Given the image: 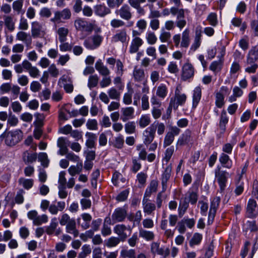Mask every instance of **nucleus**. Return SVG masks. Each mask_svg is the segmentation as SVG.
Here are the masks:
<instances>
[{
  "instance_id": "4468645a",
  "label": "nucleus",
  "mask_w": 258,
  "mask_h": 258,
  "mask_svg": "<svg viewBox=\"0 0 258 258\" xmlns=\"http://www.w3.org/2000/svg\"><path fill=\"white\" fill-rule=\"evenodd\" d=\"M143 143L146 145L150 144L154 139L155 133L153 126H150L143 132Z\"/></svg>"
},
{
  "instance_id": "6e6d98bb",
  "label": "nucleus",
  "mask_w": 258,
  "mask_h": 258,
  "mask_svg": "<svg viewBox=\"0 0 258 258\" xmlns=\"http://www.w3.org/2000/svg\"><path fill=\"white\" fill-rule=\"evenodd\" d=\"M99 78L97 75H91L89 77L88 86L90 89L96 87L98 83Z\"/></svg>"
},
{
  "instance_id": "e2e57ef3",
  "label": "nucleus",
  "mask_w": 258,
  "mask_h": 258,
  "mask_svg": "<svg viewBox=\"0 0 258 258\" xmlns=\"http://www.w3.org/2000/svg\"><path fill=\"white\" fill-rule=\"evenodd\" d=\"M146 39L147 42L150 45H153L155 44L157 41V38L155 34L153 32L149 31L147 34Z\"/></svg>"
},
{
  "instance_id": "aec40b11",
  "label": "nucleus",
  "mask_w": 258,
  "mask_h": 258,
  "mask_svg": "<svg viewBox=\"0 0 258 258\" xmlns=\"http://www.w3.org/2000/svg\"><path fill=\"white\" fill-rule=\"evenodd\" d=\"M119 16L123 19L129 20L132 17L131 9L127 5H124L119 10L116 11Z\"/></svg>"
},
{
  "instance_id": "0eeeda50",
  "label": "nucleus",
  "mask_w": 258,
  "mask_h": 258,
  "mask_svg": "<svg viewBox=\"0 0 258 258\" xmlns=\"http://www.w3.org/2000/svg\"><path fill=\"white\" fill-rule=\"evenodd\" d=\"M74 25L78 31L91 32L93 30L92 25L81 18L76 19L74 22Z\"/></svg>"
},
{
  "instance_id": "7ed1b4c3",
  "label": "nucleus",
  "mask_w": 258,
  "mask_h": 258,
  "mask_svg": "<svg viewBox=\"0 0 258 258\" xmlns=\"http://www.w3.org/2000/svg\"><path fill=\"white\" fill-rule=\"evenodd\" d=\"M215 172L216 178L220 187L219 192L222 194L226 187V183L227 180L228 173L225 171L221 170L220 167H218L215 170Z\"/></svg>"
},
{
  "instance_id": "4d7b16f0",
  "label": "nucleus",
  "mask_w": 258,
  "mask_h": 258,
  "mask_svg": "<svg viewBox=\"0 0 258 258\" xmlns=\"http://www.w3.org/2000/svg\"><path fill=\"white\" fill-rule=\"evenodd\" d=\"M174 152V147L173 146H170L167 148L165 152V156L163 160L168 163L171 159L173 153Z\"/></svg>"
},
{
  "instance_id": "09e8293b",
  "label": "nucleus",
  "mask_w": 258,
  "mask_h": 258,
  "mask_svg": "<svg viewBox=\"0 0 258 258\" xmlns=\"http://www.w3.org/2000/svg\"><path fill=\"white\" fill-rule=\"evenodd\" d=\"M109 97L111 99L119 100L120 96V93L115 88L112 87L107 91Z\"/></svg>"
},
{
  "instance_id": "a878e982",
  "label": "nucleus",
  "mask_w": 258,
  "mask_h": 258,
  "mask_svg": "<svg viewBox=\"0 0 258 258\" xmlns=\"http://www.w3.org/2000/svg\"><path fill=\"white\" fill-rule=\"evenodd\" d=\"M66 230L67 233L72 234L75 237H77L79 232L76 228V223L75 219L66 225Z\"/></svg>"
},
{
  "instance_id": "6e6552de",
  "label": "nucleus",
  "mask_w": 258,
  "mask_h": 258,
  "mask_svg": "<svg viewBox=\"0 0 258 258\" xmlns=\"http://www.w3.org/2000/svg\"><path fill=\"white\" fill-rule=\"evenodd\" d=\"M129 39L127 34L126 30L125 29L118 31L111 39L112 43H115L120 42L122 44L126 43Z\"/></svg>"
},
{
  "instance_id": "5fc2aeb1",
  "label": "nucleus",
  "mask_w": 258,
  "mask_h": 258,
  "mask_svg": "<svg viewBox=\"0 0 258 258\" xmlns=\"http://www.w3.org/2000/svg\"><path fill=\"white\" fill-rule=\"evenodd\" d=\"M82 164L80 166L72 165L68 169L69 173L72 176L79 174L82 170Z\"/></svg>"
},
{
  "instance_id": "c756f323",
  "label": "nucleus",
  "mask_w": 258,
  "mask_h": 258,
  "mask_svg": "<svg viewBox=\"0 0 258 258\" xmlns=\"http://www.w3.org/2000/svg\"><path fill=\"white\" fill-rule=\"evenodd\" d=\"M202 96V89L199 86L196 87L193 91L192 105L196 107L199 103Z\"/></svg>"
},
{
  "instance_id": "13d9d810",
  "label": "nucleus",
  "mask_w": 258,
  "mask_h": 258,
  "mask_svg": "<svg viewBox=\"0 0 258 258\" xmlns=\"http://www.w3.org/2000/svg\"><path fill=\"white\" fill-rule=\"evenodd\" d=\"M38 160L41 162L44 167H47L49 164V160L46 153H40L38 155Z\"/></svg>"
},
{
  "instance_id": "3c124183",
  "label": "nucleus",
  "mask_w": 258,
  "mask_h": 258,
  "mask_svg": "<svg viewBox=\"0 0 258 258\" xmlns=\"http://www.w3.org/2000/svg\"><path fill=\"white\" fill-rule=\"evenodd\" d=\"M91 252L89 245L85 244L82 247V251L79 253L78 258H85Z\"/></svg>"
},
{
  "instance_id": "423d86ee",
  "label": "nucleus",
  "mask_w": 258,
  "mask_h": 258,
  "mask_svg": "<svg viewBox=\"0 0 258 258\" xmlns=\"http://www.w3.org/2000/svg\"><path fill=\"white\" fill-rule=\"evenodd\" d=\"M103 38L99 35H95L85 40L84 46L88 49H94L101 43Z\"/></svg>"
},
{
  "instance_id": "ddd939ff",
  "label": "nucleus",
  "mask_w": 258,
  "mask_h": 258,
  "mask_svg": "<svg viewBox=\"0 0 258 258\" xmlns=\"http://www.w3.org/2000/svg\"><path fill=\"white\" fill-rule=\"evenodd\" d=\"M126 215L127 212L124 208H116L112 215V220L114 223L122 222L126 217Z\"/></svg>"
},
{
  "instance_id": "cd10ccee",
  "label": "nucleus",
  "mask_w": 258,
  "mask_h": 258,
  "mask_svg": "<svg viewBox=\"0 0 258 258\" xmlns=\"http://www.w3.org/2000/svg\"><path fill=\"white\" fill-rule=\"evenodd\" d=\"M18 182L20 186L27 190L31 188L34 184V180L33 179H28L24 177L20 178Z\"/></svg>"
},
{
  "instance_id": "603ef678",
  "label": "nucleus",
  "mask_w": 258,
  "mask_h": 258,
  "mask_svg": "<svg viewBox=\"0 0 258 258\" xmlns=\"http://www.w3.org/2000/svg\"><path fill=\"white\" fill-rule=\"evenodd\" d=\"M125 132L128 134H134L136 131V124L134 121H129L124 125Z\"/></svg>"
},
{
  "instance_id": "9b49d317",
  "label": "nucleus",
  "mask_w": 258,
  "mask_h": 258,
  "mask_svg": "<svg viewBox=\"0 0 258 258\" xmlns=\"http://www.w3.org/2000/svg\"><path fill=\"white\" fill-rule=\"evenodd\" d=\"M71 12L68 8H66L61 11H56L54 12V17L50 19L52 22H59L61 19L68 20L71 18Z\"/></svg>"
},
{
  "instance_id": "1a4fd4ad",
  "label": "nucleus",
  "mask_w": 258,
  "mask_h": 258,
  "mask_svg": "<svg viewBox=\"0 0 258 258\" xmlns=\"http://www.w3.org/2000/svg\"><path fill=\"white\" fill-rule=\"evenodd\" d=\"M23 67L27 71L30 76L33 78H37L40 76V71L35 66H33L28 60L23 61Z\"/></svg>"
},
{
  "instance_id": "bf43d9fd",
  "label": "nucleus",
  "mask_w": 258,
  "mask_h": 258,
  "mask_svg": "<svg viewBox=\"0 0 258 258\" xmlns=\"http://www.w3.org/2000/svg\"><path fill=\"white\" fill-rule=\"evenodd\" d=\"M174 137L171 134L167 133L165 136L163 141V147L166 148L169 146L174 141Z\"/></svg>"
},
{
  "instance_id": "c85d7f7f",
  "label": "nucleus",
  "mask_w": 258,
  "mask_h": 258,
  "mask_svg": "<svg viewBox=\"0 0 258 258\" xmlns=\"http://www.w3.org/2000/svg\"><path fill=\"white\" fill-rule=\"evenodd\" d=\"M189 30L188 29H185L181 34L180 47L186 48L189 46Z\"/></svg>"
},
{
  "instance_id": "de8ad7c7",
  "label": "nucleus",
  "mask_w": 258,
  "mask_h": 258,
  "mask_svg": "<svg viewBox=\"0 0 258 258\" xmlns=\"http://www.w3.org/2000/svg\"><path fill=\"white\" fill-rule=\"evenodd\" d=\"M120 256L122 258H135L136 252L134 249H123L120 251Z\"/></svg>"
},
{
  "instance_id": "20e7f679",
  "label": "nucleus",
  "mask_w": 258,
  "mask_h": 258,
  "mask_svg": "<svg viewBox=\"0 0 258 258\" xmlns=\"http://www.w3.org/2000/svg\"><path fill=\"white\" fill-rule=\"evenodd\" d=\"M28 218L33 221V224L35 225H40L43 223H45L48 221V216L46 214L38 215V212L36 210H31L27 213Z\"/></svg>"
},
{
  "instance_id": "f257e3e1",
  "label": "nucleus",
  "mask_w": 258,
  "mask_h": 258,
  "mask_svg": "<svg viewBox=\"0 0 258 258\" xmlns=\"http://www.w3.org/2000/svg\"><path fill=\"white\" fill-rule=\"evenodd\" d=\"M23 133L20 130H15L4 132L1 135V138L5 139L6 145L13 147L19 143L23 139Z\"/></svg>"
},
{
  "instance_id": "338daca9",
  "label": "nucleus",
  "mask_w": 258,
  "mask_h": 258,
  "mask_svg": "<svg viewBox=\"0 0 258 258\" xmlns=\"http://www.w3.org/2000/svg\"><path fill=\"white\" fill-rule=\"evenodd\" d=\"M24 0H16L13 3L12 7L14 11L19 14L23 6Z\"/></svg>"
},
{
  "instance_id": "864d4df0",
  "label": "nucleus",
  "mask_w": 258,
  "mask_h": 258,
  "mask_svg": "<svg viewBox=\"0 0 258 258\" xmlns=\"http://www.w3.org/2000/svg\"><path fill=\"white\" fill-rule=\"evenodd\" d=\"M171 36V34L169 32L162 29L159 35V39L162 43L168 42L170 39Z\"/></svg>"
},
{
  "instance_id": "680f3d73",
  "label": "nucleus",
  "mask_w": 258,
  "mask_h": 258,
  "mask_svg": "<svg viewBox=\"0 0 258 258\" xmlns=\"http://www.w3.org/2000/svg\"><path fill=\"white\" fill-rule=\"evenodd\" d=\"M224 95L221 92H217L216 94V105L218 108H221L224 104Z\"/></svg>"
},
{
  "instance_id": "a19ab883",
  "label": "nucleus",
  "mask_w": 258,
  "mask_h": 258,
  "mask_svg": "<svg viewBox=\"0 0 258 258\" xmlns=\"http://www.w3.org/2000/svg\"><path fill=\"white\" fill-rule=\"evenodd\" d=\"M228 118L227 116L226 112L223 110L221 112L219 123V126L222 132L225 131L226 125L228 123Z\"/></svg>"
},
{
  "instance_id": "c03bdc74",
  "label": "nucleus",
  "mask_w": 258,
  "mask_h": 258,
  "mask_svg": "<svg viewBox=\"0 0 258 258\" xmlns=\"http://www.w3.org/2000/svg\"><path fill=\"white\" fill-rule=\"evenodd\" d=\"M5 24L8 29L10 31H13L15 29V22L13 21L12 17L5 15L4 16Z\"/></svg>"
},
{
  "instance_id": "f8f14e48",
  "label": "nucleus",
  "mask_w": 258,
  "mask_h": 258,
  "mask_svg": "<svg viewBox=\"0 0 258 258\" xmlns=\"http://www.w3.org/2000/svg\"><path fill=\"white\" fill-rule=\"evenodd\" d=\"M194 76V68L192 65L188 62L184 64L182 68L181 79L186 81Z\"/></svg>"
},
{
  "instance_id": "774afa93",
  "label": "nucleus",
  "mask_w": 258,
  "mask_h": 258,
  "mask_svg": "<svg viewBox=\"0 0 258 258\" xmlns=\"http://www.w3.org/2000/svg\"><path fill=\"white\" fill-rule=\"evenodd\" d=\"M124 144V139L122 136H119L116 137L113 143V146L116 148L121 149L123 147Z\"/></svg>"
},
{
  "instance_id": "c9c22d12",
  "label": "nucleus",
  "mask_w": 258,
  "mask_h": 258,
  "mask_svg": "<svg viewBox=\"0 0 258 258\" xmlns=\"http://www.w3.org/2000/svg\"><path fill=\"white\" fill-rule=\"evenodd\" d=\"M133 76L136 81H141L144 79L145 77L144 70L143 69L136 67L134 70Z\"/></svg>"
},
{
  "instance_id": "49530a36",
  "label": "nucleus",
  "mask_w": 258,
  "mask_h": 258,
  "mask_svg": "<svg viewBox=\"0 0 258 258\" xmlns=\"http://www.w3.org/2000/svg\"><path fill=\"white\" fill-rule=\"evenodd\" d=\"M201 43V33L197 32L194 39V42L191 46L190 49L195 51L200 46Z\"/></svg>"
},
{
  "instance_id": "e433bc0d",
  "label": "nucleus",
  "mask_w": 258,
  "mask_h": 258,
  "mask_svg": "<svg viewBox=\"0 0 258 258\" xmlns=\"http://www.w3.org/2000/svg\"><path fill=\"white\" fill-rule=\"evenodd\" d=\"M139 236L147 241H151L154 238V234L153 232L142 228L139 229Z\"/></svg>"
},
{
  "instance_id": "473e14b6",
  "label": "nucleus",
  "mask_w": 258,
  "mask_h": 258,
  "mask_svg": "<svg viewBox=\"0 0 258 258\" xmlns=\"http://www.w3.org/2000/svg\"><path fill=\"white\" fill-rule=\"evenodd\" d=\"M158 185V182L156 180H153L151 181L150 185L147 188L144 196L145 197H150L153 192H155L157 190V187Z\"/></svg>"
},
{
  "instance_id": "5701e85b",
  "label": "nucleus",
  "mask_w": 258,
  "mask_h": 258,
  "mask_svg": "<svg viewBox=\"0 0 258 258\" xmlns=\"http://www.w3.org/2000/svg\"><path fill=\"white\" fill-rule=\"evenodd\" d=\"M151 122V118L149 114H142L138 119L137 123L141 128H144L149 124Z\"/></svg>"
},
{
  "instance_id": "79ce46f5",
  "label": "nucleus",
  "mask_w": 258,
  "mask_h": 258,
  "mask_svg": "<svg viewBox=\"0 0 258 258\" xmlns=\"http://www.w3.org/2000/svg\"><path fill=\"white\" fill-rule=\"evenodd\" d=\"M258 59V45H256L249 51L247 60L249 62H252Z\"/></svg>"
},
{
  "instance_id": "a211bd4d",
  "label": "nucleus",
  "mask_w": 258,
  "mask_h": 258,
  "mask_svg": "<svg viewBox=\"0 0 258 258\" xmlns=\"http://www.w3.org/2000/svg\"><path fill=\"white\" fill-rule=\"evenodd\" d=\"M148 197H144L142 201L143 211L147 215H150L156 209V206L154 203L150 202Z\"/></svg>"
},
{
  "instance_id": "6ab92c4d",
  "label": "nucleus",
  "mask_w": 258,
  "mask_h": 258,
  "mask_svg": "<svg viewBox=\"0 0 258 258\" xmlns=\"http://www.w3.org/2000/svg\"><path fill=\"white\" fill-rule=\"evenodd\" d=\"M95 68L98 73L103 76H108L110 74V70L104 64L100 59L96 62Z\"/></svg>"
},
{
  "instance_id": "dca6fc26",
  "label": "nucleus",
  "mask_w": 258,
  "mask_h": 258,
  "mask_svg": "<svg viewBox=\"0 0 258 258\" xmlns=\"http://www.w3.org/2000/svg\"><path fill=\"white\" fill-rule=\"evenodd\" d=\"M151 251L154 254H158L167 256L169 254V249L165 247H160V245L157 242H153L151 244Z\"/></svg>"
},
{
  "instance_id": "f03ea898",
  "label": "nucleus",
  "mask_w": 258,
  "mask_h": 258,
  "mask_svg": "<svg viewBox=\"0 0 258 258\" xmlns=\"http://www.w3.org/2000/svg\"><path fill=\"white\" fill-rule=\"evenodd\" d=\"M181 87L180 85L177 86L174 98H171L170 101L169 108L176 109L179 105L184 104L186 100V96L184 93H181L180 90Z\"/></svg>"
},
{
  "instance_id": "2f4dec72",
  "label": "nucleus",
  "mask_w": 258,
  "mask_h": 258,
  "mask_svg": "<svg viewBox=\"0 0 258 258\" xmlns=\"http://www.w3.org/2000/svg\"><path fill=\"white\" fill-rule=\"evenodd\" d=\"M23 160L25 163H33L36 160L37 154L30 153L28 151H25L23 154Z\"/></svg>"
},
{
  "instance_id": "a18cd8bd",
  "label": "nucleus",
  "mask_w": 258,
  "mask_h": 258,
  "mask_svg": "<svg viewBox=\"0 0 258 258\" xmlns=\"http://www.w3.org/2000/svg\"><path fill=\"white\" fill-rule=\"evenodd\" d=\"M57 222L56 218L51 219L49 226H47L46 229V232L48 235L52 234L56 229L57 226Z\"/></svg>"
},
{
  "instance_id": "f3484780",
  "label": "nucleus",
  "mask_w": 258,
  "mask_h": 258,
  "mask_svg": "<svg viewBox=\"0 0 258 258\" xmlns=\"http://www.w3.org/2000/svg\"><path fill=\"white\" fill-rule=\"evenodd\" d=\"M135 109L132 107H123L121 109V119L125 122L128 119L134 117Z\"/></svg>"
},
{
  "instance_id": "412c9836",
  "label": "nucleus",
  "mask_w": 258,
  "mask_h": 258,
  "mask_svg": "<svg viewBox=\"0 0 258 258\" xmlns=\"http://www.w3.org/2000/svg\"><path fill=\"white\" fill-rule=\"evenodd\" d=\"M57 146L59 148L58 154L63 156L68 153V148L66 140L63 137H60L57 139Z\"/></svg>"
},
{
  "instance_id": "4be33fe9",
  "label": "nucleus",
  "mask_w": 258,
  "mask_h": 258,
  "mask_svg": "<svg viewBox=\"0 0 258 258\" xmlns=\"http://www.w3.org/2000/svg\"><path fill=\"white\" fill-rule=\"evenodd\" d=\"M256 207L255 201L253 199L249 200L247 206V213L249 217L253 218L257 215V213L255 211Z\"/></svg>"
},
{
  "instance_id": "0e129e2a",
  "label": "nucleus",
  "mask_w": 258,
  "mask_h": 258,
  "mask_svg": "<svg viewBox=\"0 0 258 258\" xmlns=\"http://www.w3.org/2000/svg\"><path fill=\"white\" fill-rule=\"evenodd\" d=\"M207 20L210 25L216 26L218 23L217 14L214 13H211L207 17Z\"/></svg>"
},
{
  "instance_id": "bb28decb",
  "label": "nucleus",
  "mask_w": 258,
  "mask_h": 258,
  "mask_svg": "<svg viewBox=\"0 0 258 258\" xmlns=\"http://www.w3.org/2000/svg\"><path fill=\"white\" fill-rule=\"evenodd\" d=\"M94 9L95 14L102 17L111 13L110 9L104 5H97L95 7Z\"/></svg>"
},
{
  "instance_id": "37998d69",
  "label": "nucleus",
  "mask_w": 258,
  "mask_h": 258,
  "mask_svg": "<svg viewBox=\"0 0 258 258\" xmlns=\"http://www.w3.org/2000/svg\"><path fill=\"white\" fill-rule=\"evenodd\" d=\"M185 201H188L191 204L196 203L198 200V195L197 193L193 191H188L185 195Z\"/></svg>"
},
{
  "instance_id": "2eb2a0df",
  "label": "nucleus",
  "mask_w": 258,
  "mask_h": 258,
  "mask_svg": "<svg viewBox=\"0 0 258 258\" xmlns=\"http://www.w3.org/2000/svg\"><path fill=\"white\" fill-rule=\"evenodd\" d=\"M191 132L189 130H185L177 139L176 143V148L187 144L191 140Z\"/></svg>"
},
{
  "instance_id": "052dcab7",
  "label": "nucleus",
  "mask_w": 258,
  "mask_h": 258,
  "mask_svg": "<svg viewBox=\"0 0 258 258\" xmlns=\"http://www.w3.org/2000/svg\"><path fill=\"white\" fill-rule=\"evenodd\" d=\"M133 90L132 89H129L127 93H125L123 97V102L126 105H129L132 102V94Z\"/></svg>"
},
{
  "instance_id": "9d476101",
  "label": "nucleus",
  "mask_w": 258,
  "mask_h": 258,
  "mask_svg": "<svg viewBox=\"0 0 258 258\" xmlns=\"http://www.w3.org/2000/svg\"><path fill=\"white\" fill-rule=\"evenodd\" d=\"M128 230L131 232V229L130 226H126L123 224H117L113 228V231L118 236L121 241H124L127 237L126 231Z\"/></svg>"
},
{
  "instance_id": "393cba45",
  "label": "nucleus",
  "mask_w": 258,
  "mask_h": 258,
  "mask_svg": "<svg viewBox=\"0 0 258 258\" xmlns=\"http://www.w3.org/2000/svg\"><path fill=\"white\" fill-rule=\"evenodd\" d=\"M143 43V41L141 38L138 37H135L132 41L130 47V52L132 53L137 52Z\"/></svg>"
},
{
  "instance_id": "4c0bfd02",
  "label": "nucleus",
  "mask_w": 258,
  "mask_h": 258,
  "mask_svg": "<svg viewBox=\"0 0 258 258\" xmlns=\"http://www.w3.org/2000/svg\"><path fill=\"white\" fill-rule=\"evenodd\" d=\"M151 126H153L154 129L155 133L156 130L157 131V134L159 135H162L164 134L165 130V125L164 123L159 122L158 121H154L152 124L150 125Z\"/></svg>"
},
{
  "instance_id": "72a5a7b5",
  "label": "nucleus",
  "mask_w": 258,
  "mask_h": 258,
  "mask_svg": "<svg viewBox=\"0 0 258 258\" xmlns=\"http://www.w3.org/2000/svg\"><path fill=\"white\" fill-rule=\"evenodd\" d=\"M56 33L58 35L59 42H63L67 40V37L69 33L68 28L64 27H59L57 29Z\"/></svg>"
},
{
  "instance_id": "39448f33",
  "label": "nucleus",
  "mask_w": 258,
  "mask_h": 258,
  "mask_svg": "<svg viewBox=\"0 0 258 258\" xmlns=\"http://www.w3.org/2000/svg\"><path fill=\"white\" fill-rule=\"evenodd\" d=\"M45 28L42 23L33 21L31 23V34L34 38L41 37L45 34Z\"/></svg>"
},
{
  "instance_id": "f704fd0d",
  "label": "nucleus",
  "mask_w": 258,
  "mask_h": 258,
  "mask_svg": "<svg viewBox=\"0 0 258 258\" xmlns=\"http://www.w3.org/2000/svg\"><path fill=\"white\" fill-rule=\"evenodd\" d=\"M85 136L87 138L86 142V145L89 148H93L95 141L97 139V136L95 134L89 132L86 133Z\"/></svg>"
},
{
  "instance_id": "8fccbe9b",
  "label": "nucleus",
  "mask_w": 258,
  "mask_h": 258,
  "mask_svg": "<svg viewBox=\"0 0 258 258\" xmlns=\"http://www.w3.org/2000/svg\"><path fill=\"white\" fill-rule=\"evenodd\" d=\"M223 62L221 60L214 61L210 66L209 69L213 72L220 71L222 67Z\"/></svg>"
},
{
  "instance_id": "7c9ffc66",
  "label": "nucleus",
  "mask_w": 258,
  "mask_h": 258,
  "mask_svg": "<svg viewBox=\"0 0 258 258\" xmlns=\"http://www.w3.org/2000/svg\"><path fill=\"white\" fill-rule=\"evenodd\" d=\"M16 38L19 41H23L27 44H30L32 41L31 37L29 34L24 31H19L16 35Z\"/></svg>"
},
{
  "instance_id": "ea45409f",
  "label": "nucleus",
  "mask_w": 258,
  "mask_h": 258,
  "mask_svg": "<svg viewBox=\"0 0 258 258\" xmlns=\"http://www.w3.org/2000/svg\"><path fill=\"white\" fill-rule=\"evenodd\" d=\"M167 93L168 89L165 85L161 84L158 87L156 91V95L157 96L164 99L167 96Z\"/></svg>"
},
{
  "instance_id": "69168bd1",
  "label": "nucleus",
  "mask_w": 258,
  "mask_h": 258,
  "mask_svg": "<svg viewBox=\"0 0 258 258\" xmlns=\"http://www.w3.org/2000/svg\"><path fill=\"white\" fill-rule=\"evenodd\" d=\"M220 202V197L217 196L214 198L211 202L210 205V211H214V212H216L217 210L219 207V203Z\"/></svg>"
},
{
  "instance_id": "b1692460",
  "label": "nucleus",
  "mask_w": 258,
  "mask_h": 258,
  "mask_svg": "<svg viewBox=\"0 0 258 258\" xmlns=\"http://www.w3.org/2000/svg\"><path fill=\"white\" fill-rule=\"evenodd\" d=\"M219 162L224 168L230 169L232 166V162L228 155L222 153L219 157Z\"/></svg>"
},
{
  "instance_id": "58836bf2",
  "label": "nucleus",
  "mask_w": 258,
  "mask_h": 258,
  "mask_svg": "<svg viewBox=\"0 0 258 258\" xmlns=\"http://www.w3.org/2000/svg\"><path fill=\"white\" fill-rule=\"evenodd\" d=\"M81 217L84 222L81 224V226L84 230L87 229L90 227V222L92 220V217L88 213L82 214Z\"/></svg>"
}]
</instances>
